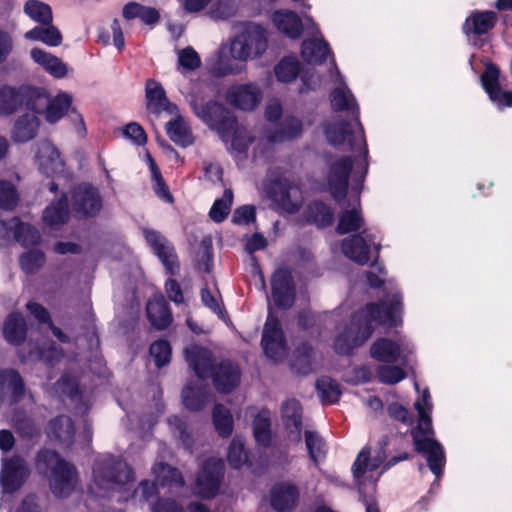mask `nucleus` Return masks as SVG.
Returning <instances> with one entry per match:
<instances>
[{"mask_svg": "<svg viewBox=\"0 0 512 512\" xmlns=\"http://www.w3.org/2000/svg\"><path fill=\"white\" fill-rule=\"evenodd\" d=\"M227 459L233 468H240L247 463V453L245 452L244 444L240 438L235 437L232 440L229 446Z\"/></svg>", "mask_w": 512, "mask_h": 512, "instance_id": "nucleus-54", "label": "nucleus"}, {"mask_svg": "<svg viewBox=\"0 0 512 512\" xmlns=\"http://www.w3.org/2000/svg\"><path fill=\"white\" fill-rule=\"evenodd\" d=\"M67 204L66 196L62 197L58 202L51 203L44 211V223L50 227H56L65 223L68 219Z\"/></svg>", "mask_w": 512, "mask_h": 512, "instance_id": "nucleus-40", "label": "nucleus"}, {"mask_svg": "<svg viewBox=\"0 0 512 512\" xmlns=\"http://www.w3.org/2000/svg\"><path fill=\"white\" fill-rule=\"evenodd\" d=\"M145 93L147 108L150 112L155 114H160L161 112L173 114L177 112V106L167 99L165 90L158 81L148 79L145 85Z\"/></svg>", "mask_w": 512, "mask_h": 512, "instance_id": "nucleus-24", "label": "nucleus"}, {"mask_svg": "<svg viewBox=\"0 0 512 512\" xmlns=\"http://www.w3.org/2000/svg\"><path fill=\"white\" fill-rule=\"evenodd\" d=\"M132 480V472L126 463L116 461L112 456H106L95 463L91 491L102 497L118 492L119 500H126L130 497L129 483Z\"/></svg>", "mask_w": 512, "mask_h": 512, "instance_id": "nucleus-4", "label": "nucleus"}, {"mask_svg": "<svg viewBox=\"0 0 512 512\" xmlns=\"http://www.w3.org/2000/svg\"><path fill=\"white\" fill-rule=\"evenodd\" d=\"M122 15L127 20L139 18L147 25H155L160 19L159 12L155 8L143 6L137 2L126 4L123 7Z\"/></svg>", "mask_w": 512, "mask_h": 512, "instance_id": "nucleus-38", "label": "nucleus"}, {"mask_svg": "<svg viewBox=\"0 0 512 512\" xmlns=\"http://www.w3.org/2000/svg\"><path fill=\"white\" fill-rule=\"evenodd\" d=\"M213 424L219 435L228 437L233 431V417L223 405H216L213 411Z\"/></svg>", "mask_w": 512, "mask_h": 512, "instance_id": "nucleus-45", "label": "nucleus"}, {"mask_svg": "<svg viewBox=\"0 0 512 512\" xmlns=\"http://www.w3.org/2000/svg\"><path fill=\"white\" fill-rule=\"evenodd\" d=\"M150 355L154 359L155 364L161 367L170 361L171 347L167 341H156L150 347Z\"/></svg>", "mask_w": 512, "mask_h": 512, "instance_id": "nucleus-59", "label": "nucleus"}, {"mask_svg": "<svg viewBox=\"0 0 512 512\" xmlns=\"http://www.w3.org/2000/svg\"><path fill=\"white\" fill-rule=\"evenodd\" d=\"M316 387L318 394L324 403H334L341 395L339 384L329 377L320 378L317 381Z\"/></svg>", "mask_w": 512, "mask_h": 512, "instance_id": "nucleus-50", "label": "nucleus"}, {"mask_svg": "<svg viewBox=\"0 0 512 512\" xmlns=\"http://www.w3.org/2000/svg\"><path fill=\"white\" fill-rule=\"evenodd\" d=\"M34 111L27 110L15 120L10 132L11 140L15 143H27L33 140L40 128V119Z\"/></svg>", "mask_w": 512, "mask_h": 512, "instance_id": "nucleus-22", "label": "nucleus"}, {"mask_svg": "<svg viewBox=\"0 0 512 512\" xmlns=\"http://www.w3.org/2000/svg\"><path fill=\"white\" fill-rule=\"evenodd\" d=\"M175 117L166 124V133L175 144L187 147L193 143L191 129L186 120L177 112Z\"/></svg>", "mask_w": 512, "mask_h": 512, "instance_id": "nucleus-34", "label": "nucleus"}, {"mask_svg": "<svg viewBox=\"0 0 512 512\" xmlns=\"http://www.w3.org/2000/svg\"><path fill=\"white\" fill-rule=\"evenodd\" d=\"M30 56L38 66L54 78H64L68 74L67 64L41 48H33Z\"/></svg>", "mask_w": 512, "mask_h": 512, "instance_id": "nucleus-28", "label": "nucleus"}, {"mask_svg": "<svg viewBox=\"0 0 512 512\" xmlns=\"http://www.w3.org/2000/svg\"><path fill=\"white\" fill-rule=\"evenodd\" d=\"M186 99L198 118L210 127L219 128L225 114L222 104L209 99L200 89H193Z\"/></svg>", "mask_w": 512, "mask_h": 512, "instance_id": "nucleus-10", "label": "nucleus"}, {"mask_svg": "<svg viewBox=\"0 0 512 512\" xmlns=\"http://www.w3.org/2000/svg\"><path fill=\"white\" fill-rule=\"evenodd\" d=\"M3 333L5 339L14 345L20 344L26 335V325L24 318L19 313H12L5 321Z\"/></svg>", "mask_w": 512, "mask_h": 512, "instance_id": "nucleus-39", "label": "nucleus"}, {"mask_svg": "<svg viewBox=\"0 0 512 512\" xmlns=\"http://www.w3.org/2000/svg\"><path fill=\"white\" fill-rule=\"evenodd\" d=\"M145 238L167 270L174 274L178 269V264L170 243L161 234L152 230L145 231Z\"/></svg>", "mask_w": 512, "mask_h": 512, "instance_id": "nucleus-26", "label": "nucleus"}, {"mask_svg": "<svg viewBox=\"0 0 512 512\" xmlns=\"http://www.w3.org/2000/svg\"><path fill=\"white\" fill-rule=\"evenodd\" d=\"M327 141L342 151L353 152L350 157L333 160L327 178L328 189L338 201L341 212L338 215L337 232L346 234L360 230L364 225L360 209L361 184L367 173V145L362 126L357 119L343 123L338 120L324 126Z\"/></svg>", "mask_w": 512, "mask_h": 512, "instance_id": "nucleus-1", "label": "nucleus"}, {"mask_svg": "<svg viewBox=\"0 0 512 512\" xmlns=\"http://www.w3.org/2000/svg\"><path fill=\"white\" fill-rule=\"evenodd\" d=\"M39 97H43V106H32V110L37 114H44L45 120L50 124L57 123L68 112L72 104V97L67 93H59L55 97L50 98L44 91L37 89Z\"/></svg>", "mask_w": 512, "mask_h": 512, "instance_id": "nucleus-16", "label": "nucleus"}, {"mask_svg": "<svg viewBox=\"0 0 512 512\" xmlns=\"http://www.w3.org/2000/svg\"><path fill=\"white\" fill-rule=\"evenodd\" d=\"M185 358L189 366L195 371L198 379H204L209 375L211 368L210 351L191 345L185 349Z\"/></svg>", "mask_w": 512, "mask_h": 512, "instance_id": "nucleus-31", "label": "nucleus"}, {"mask_svg": "<svg viewBox=\"0 0 512 512\" xmlns=\"http://www.w3.org/2000/svg\"><path fill=\"white\" fill-rule=\"evenodd\" d=\"M300 191L297 187H290L285 196L281 199L283 209L292 213L298 210L299 207Z\"/></svg>", "mask_w": 512, "mask_h": 512, "instance_id": "nucleus-64", "label": "nucleus"}, {"mask_svg": "<svg viewBox=\"0 0 512 512\" xmlns=\"http://www.w3.org/2000/svg\"><path fill=\"white\" fill-rule=\"evenodd\" d=\"M27 309L39 322L48 323L49 328L60 341L65 342L67 340V337L64 335V333L60 329L54 327L50 322L49 314L44 307L35 302H29L27 304Z\"/></svg>", "mask_w": 512, "mask_h": 512, "instance_id": "nucleus-55", "label": "nucleus"}, {"mask_svg": "<svg viewBox=\"0 0 512 512\" xmlns=\"http://www.w3.org/2000/svg\"><path fill=\"white\" fill-rule=\"evenodd\" d=\"M0 388L11 391L18 397L23 391V383L20 376L13 370L0 372Z\"/></svg>", "mask_w": 512, "mask_h": 512, "instance_id": "nucleus-56", "label": "nucleus"}, {"mask_svg": "<svg viewBox=\"0 0 512 512\" xmlns=\"http://www.w3.org/2000/svg\"><path fill=\"white\" fill-rule=\"evenodd\" d=\"M302 131V124L299 119L286 118L283 127L278 131H266L262 136L255 139L245 131L239 130L233 138L232 145L238 151H245L252 146L254 157L262 158L267 156L275 145L298 137Z\"/></svg>", "mask_w": 512, "mask_h": 512, "instance_id": "nucleus-5", "label": "nucleus"}, {"mask_svg": "<svg viewBox=\"0 0 512 512\" xmlns=\"http://www.w3.org/2000/svg\"><path fill=\"white\" fill-rule=\"evenodd\" d=\"M496 19V14L491 11L474 12L466 19L463 31L466 35L470 33L484 34L494 27Z\"/></svg>", "mask_w": 512, "mask_h": 512, "instance_id": "nucleus-35", "label": "nucleus"}, {"mask_svg": "<svg viewBox=\"0 0 512 512\" xmlns=\"http://www.w3.org/2000/svg\"><path fill=\"white\" fill-rule=\"evenodd\" d=\"M49 433L56 439L69 446L73 441V425L67 416H60L50 423Z\"/></svg>", "mask_w": 512, "mask_h": 512, "instance_id": "nucleus-43", "label": "nucleus"}, {"mask_svg": "<svg viewBox=\"0 0 512 512\" xmlns=\"http://www.w3.org/2000/svg\"><path fill=\"white\" fill-rule=\"evenodd\" d=\"M18 200L14 186L6 181H0V207L12 209Z\"/></svg>", "mask_w": 512, "mask_h": 512, "instance_id": "nucleus-61", "label": "nucleus"}, {"mask_svg": "<svg viewBox=\"0 0 512 512\" xmlns=\"http://www.w3.org/2000/svg\"><path fill=\"white\" fill-rule=\"evenodd\" d=\"M44 100L38 96L37 88L3 86L0 88V114L10 115L22 105L31 111L33 105L43 106Z\"/></svg>", "mask_w": 512, "mask_h": 512, "instance_id": "nucleus-9", "label": "nucleus"}, {"mask_svg": "<svg viewBox=\"0 0 512 512\" xmlns=\"http://www.w3.org/2000/svg\"><path fill=\"white\" fill-rule=\"evenodd\" d=\"M44 262L45 257L40 250H31L24 253L20 258L21 268L26 273H35L43 266Z\"/></svg>", "mask_w": 512, "mask_h": 512, "instance_id": "nucleus-57", "label": "nucleus"}, {"mask_svg": "<svg viewBox=\"0 0 512 512\" xmlns=\"http://www.w3.org/2000/svg\"><path fill=\"white\" fill-rule=\"evenodd\" d=\"M24 38L32 41H40L51 47H57L62 43V35L58 28L52 25V23L34 27L24 34Z\"/></svg>", "mask_w": 512, "mask_h": 512, "instance_id": "nucleus-37", "label": "nucleus"}, {"mask_svg": "<svg viewBox=\"0 0 512 512\" xmlns=\"http://www.w3.org/2000/svg\"><path fill=\"white\" fill-rule=\"evenodd\" d=\"M246 63L231 40L223 43L208 60L211 73L218 77L238 75L246 69Z\"/></svg>", "mask_w": 512, "mask_h": 512, "instance_id": "nucleus-8", "label": "nucleus"}, {"mask_svg": "<svg viewBox=\"0 0 512 512\" xmlns=\"http://www.w3.org/2000/svg\"><path fill=\"white\" fill-rule=\"evenodd\" d=\"M246 62L261 57L268 48L267 32L255 23H248L230 39Z\"/></svg>", "mask_w": 512, "mask_h": 512, "instance_id": "nucleus-7", "label": "nucleus"}, {"mask_svg": "<svg viewBox=\"0 0 512 512\" xmlns=\"http://www.w3.org/2000/svg\"><path fill=\"white\" fill-rule=\"evenodd\" d=\"M332 66L333 69L330 71V78L335 84H338V86L331 92V106L335 111L348 110L354 113L357 110L354 96L344 84L342 77L333 61Z\"/></svg>", "mask_w": 512, "mask_h": 512, "instance_id": "nucleus-23", "label": "nucleus"}, {"mask_svg": "<svg viewBox=\"0 0 512 512\" xmlns=\"http://www.w3.org/2000/svg\"><path fill=\"white\" fill-rule=\"evenodd\" d=\"M124 137L129 139L133 144L142 146L147 142V135L144 129L136 122L127 124L122 129Z\"/></svg>", "mask_w": 512, "mask_h": 512, "instance_id": "nucleus-63", "label": "nucleus"}, {"mask_svg": "<svg viewBox=\"0 0 512 512\" xmlns=\"http://www.w3.org/2000/svg\"><path fill=\"white\" fill-rule=\"evenodd\" d=\"M274 72L278 81L291 82L299 74V62L294 57L284 58L275 66Z\"/></svg>", "mask_w": 512, "mask_h": 512, "instance_id": "nucleus-48", "label": "nucleus"}, {"mask_svg": "<svg viewBox=\"0 0 512 512\" xmlns=\"http://www.w3.org/2000/svg\"><path fill=\"white\" fill-rule=\"evenodd\" d=\"M380 249L375 237L366 230L345 238L341 243L342 253L353 262L365 265L370 260L372 250L377 254Z\"/></svg>", "mask_w": 512, "mask_h": 512, "instance_id": "nucleus-11", "label": "nucleus"}, {"mask_svg": "<svg viewBox=\"0 0 512 512\" xmlns=\"http://www.w3.org/2000/svg\"><path fill=\"white\" fill-rule=\"evenodd\" d=\"M40 460L52 469L50 487L52 493L59 498L68 497L78 484V475L73 465L59 459L52 451L43 452Z\"/></svg>", "mask_w": 512, "mask_h": 512, "instance_id": "nucleus-6", "label": "nucleus"}, {"mask_svg": "<svg viewBox=\"0 0 512 512\" xmlns=\"http://www.w3.org/2000/svg\"><path fill=\"white\" fill-rule=\"evenodd\" d=\"M72 207L79 217H91L100 212L102 199L98 189L84 184L72 196Z\"/></svg>", "mask_w": 512, "mask_h": 512, "instance_id": "nucleus-17", "label": "nucleus"}, {"mask_svg": "<svg viewBox=\"0 0 512 512\" xmlns=\"http://www.w3.org/2000/svg\"><path fill=\"white\" fill-rule=\"evenodd\" d=\"M415 409L418 412V425L412 431L415 449L426 455L430 470L439 477L445 464V454L440 443L432 438L424 437L433 433L430 413L432 404L427 390L422 397L415 402Z\"/></svg>", "mask_w": 512, "mask_h": 512, "instance_id": "nucleus-3", "label": "nucleus"}, {"mask_svg": "<svg viewBox=\"0 0 512 512\" xmlns=\"http://www.w3.org/2000/svg\"><path fill=\"white\" fill-rule=\"evenodd\" d=\"M377 377L380 382L393 385L402 381L406 373L399 366H380L377 370Z\"/></svg>", "mask_w": 512, "mask_h": 512, "instance_id": "nucleus-58", "label": "nucleus"}, {"mask_svg": "<svg viewBox=\"0 0 512 512\" xmlns=\"http://www.w3.org/2000/svg\"><path fill=\"white\" fill-rule=\"evenodd\" d=\"M15 235L23 245H33L40 240V234L37 229L26 223L17 225Z\"/></svg>", "mask_w": 512, "mask_h": 512, "instance_id": "nucleus-60", "label": "nucleus"}, {"mask_svg": "<svg viewBox=\"0 0 512 512\" xmlns=\"http://www.w3.org/2000/svg\"><path fill=\"white\" fill-rule=\"evenodd\" d=\"M147 316L151 325L158 330L165 329L172 322L171 312L162 296H155L148 302Z\"/></svg>", "mask_w": 512, "mask_h": 512, "instance_id": "nucleus-33", "label": "nucleus"}, {"mask_svg": "<svg viewBox=\"0 0 512 512\" xmlns=\"http://www.w3.org/2000/svg\"><path fill=\"white\" fill-rule=\"evenodd\" d=\"M272 296L279 307H290L294 300L291 275L287 270H277L272 278Z\"/></svg>", "mask_w": 512, "mask_h": 512, "instance_id": "nucleus-25", "label": "nucleus"}, {"mask_svg": "<svg viewBox=\"0 0 512 512\" xmlns=\"http://www.w3.org/2000/svg\"><path fill=\"white\" fill-rule=\"evenodd\" d=\"M411 353L412 348L409 344L386 337L377 339L370 347V356L384 363H394L397 361L405 363L408 355Z\"/></svg>", "mask_w": 512, "mask_h": 512, "instance_id": "nucleus-13", "label": "nucleus"}, {"mask_svg": "<svg viewBox=\"0 0 512 512\" xmlns=\"http://www.w3.org/2000/svg\"><path fill=\"white\" fill-rule=\"evenodd\" d=\"M305 443L309 456L314 463H318L326 453V445L322 437L314 431H305Z\"/></svg>", "mask_w": 512, "mask_h": 512, "instance_id": "nucleus-49", "label": "nucleus"}, {"mask_svg": "<svg viewBox=\"0 0 512 512\" xmlns=\"http://www.w3.org/2000/svg\"><path fill=\"white\" fill-rule=\"evenodd\" d=\"M329 54V45L322 38L305 40L302 43L301 56L308 64H321Z\"/></svg>", "mask_w": 512, "mask_h": 512, "instance_id": "nucleus-36", "label": "nucleus"}, {"mask_svg": "<svg viewBox=\"0 0 512 512\" xmlns=\"http://www.w3.org/2000/svg\"><path fill=\"white\" fill-rule=\"evenodd\" d=\"M263 92L255 83H242L230 86L226 93V101L243 111L254 110L262 101Z\"/></svg>", "mask_w": 512, "mask_h": 512, "instance_id": "nucleus-12", "label": "nucleus"}, {"mask_svg": "<svg viewBox=\"0 0 512 512\" xmlns=\"http://www.w3.org/2000/svg\"><path fill=\"white\" fill-rule=\"evenodd\" d=\"M402 298L399 294L388 296L379 306L367 304L358 311L351 324L344 328L335 340V350L347 354L367 341L379 327H396L401 323Z\"/></svg>", "mask_w": 512, "mask_h": 512, "instance_id": "nucleus-2", "label": "nucleus"}, {"mask_svg": "<svg viewBox=\"0 0 512 512\" xmlns=\"http://www.w3.org/2000/svg\"><path fill=\"white\" fill-rule=\"evenodd\" d=\"M484 90L490 100L499 108L503 109L512 105V92L503 91L499 84V70L489 65L481 77Z\"/></svg>", "mask_w": 512, "mask_h": 512, "instance_id": "nucleus-20", "label": "nucleus"}, {"mask_svg": "<svg viewBox=\"0 0 512 512\" xmlns=\"http://www.w3.org/2000/svg\"><path fill=\"white\" fill-rule=\"evenodd\" d=\"M224 465L218 458L208 459L202 466L197 480L196 492L206 498L214 497L219 489Z\"/></svg>", "mask_w": 512, "mask_h": 512, "instance_id": "nucleus-14", "label": "nucleus"}, {"mask_svg": "<svg viewBox=\"0 0 512 512\" xmlns=\"http://www.w3.org/2000/svg\"><path fill=\"white\" fill-rule=\"evenodd\" d=\"M28 476V469L23 459L13 457L8 461H4L0 483L5 493H13L25 481Z\"/></svg>", "mask_w": 512, "mask_h": 512, "instance_id": "nucleus-19", "label": "nucleus"}, {"mask_svg": "<svg viewBox=\"0 0 512 512\" xmlns=\"http://www.w3.org/2000/svg\"><path fill=\"white\" fill-rule=\"evenodd\" d=\"M153 471L157 481L162 485L169 482L182 483L178 471L171 466L158 464L154 467Z\"/></svg>", "mask_w": 512, "mask_h": 512, "instance_id": "nucleus-62", "label": "nucleus"}, {"mask_svg": "<svg viewBox=\"0 0 512 512\" xmlns=\"http://www.w3.org/2000/svg\"><path fill=\"white\" fill-rule=\"evenodd\" d=\"M233 200V192L231 189H226L222 198L217 199L210 209L209 215L215 222L223 221L228 215Z\"/></svg>", "mask_w": 512, "mask_h": 512, "instance_id": "nucleus-51", "label": "nucleus"}, {"mask_svg": "<svg viewBox=\"0 0 512 512\" xmlns=\"http://www.w3.org/2000/svg\"><path fill=\"white\" fill-rule=\"evenodd\" d=\"M385 458L386 455L382 451L371 456L369 450L363 448L352 466L354 478L359 484H364L366 481L375 483L380 477V473L375 475V471L383 464Z\"/></svg>", "mask_w": 512, "mask_h": 512, "instance_id": "nucleus-15", "label": "nucleus"}, {"mask_svg": "<svg viewBox=\"0 0 512 512\" xmlns=\"http://www.w3.org/2000/svg\"><path fill=\"white\" fill-rule=\"evenodd\" d=\"M34 158L39 170L47 176H54L63 171L60 153L50 141H41L36 145Z\"/></svg>", "mask_w": 512, "mask_h": 512, "instance_id": "nucleus-18", "label": "nucleus"}, {"mask_svg": "<svg viewBox=\"0 0 512 512\" xmlns=\"http://www.w3.org/2000/svg\"><path fill=\"white\" fill-rule=\"evenodd\" d=\"M213 378L214 384L220 392H229L239 384V367L231 362H223L218 366Z\"/></svg>", "mask_w": 512, "mask_h": 512, "instance_id": "nucleus-32", "label": "nucleus"}, {"mask_svg": "<svg viewBox=\"0 0 512 512\" xmlns=\"http://www.w3.org/2000/svg\"><path fill=\"white\" fill-rule=\"evenodd\" d=\"M309 219L318 226L325 227L332 223L333 215L330 209L324 204L315 202L308 208Z\"/></svg>", "mask_w": 512, "mask_h": 512, "instance_id": "nucleus-53", "label": "nucleus"}, {"mask_svg": "<svg viewBox=\"0 0 512 512\" xmlns=\"http://www.w3.org/2000/svg\"><path fill=\"white\" fill-rule=\"evenodd\" d=\"M274 27L285 36L291 39L300 37L303 25L296 13L286 9L275 10L271 15Z\"/></svg>", "mask_w": 512, "mask_h": 512, "instance_id": "nucleus-27", "label": "nucleus"}, {"mask_svg": "<svg viewBox=\"0 0 512 512\" xmlns=\"http://www.w3.org/2000/svg\"><path fill=\"white\" fill-rule=\"evenodd\" d=\"M298 496V488L294 484L280 483L272 489L271 505L279 512L288 511L296 506Z\"/></svg>", "mask_w": 512, "mask_h": 512, "instance_id": "nucleus-29", "label": "nucleus"}, {"mask_svg": "<svg viewBox=\"0 0 512 512\" xmlns=\"http://www.w3.org/2000/svg\"><path fill=\"white\" fill-rule=\"evenodd\" d=\"M176 55L177 70L181 73L195 71L201 66V58L191 46L176 50Z\"/></svg>", "mask_w": 512, "mask_h": 512, "instance_id": "nucleus-44", "label": "nucleus"}, {"mask_svg": "<svg viewBox=\"0 0 512 512\" xmlns=\"http://www.w3.org/2000/svg\"><path fill=\"white\" fill-rule=\"evenodd\" d=\"M282 420L288 432V437L293 442L300 441L301 432V408L299 402L292 399L282 405Z\"/></svg>", "mask_w": 512, "mask_h": 512, "instance_id": "nucleus-30", "label": "nucleus"}, {"mask_svg": "<svg viewBox=\"0 0 512 512\" xmlns=\"http://www.w3.org/2000/svg\"><path fill=\"white\" fill-rule=\"evenodd\" d=\"M270 412L261 410L254 419L253 433L258 444L266 446L271 440Z\"/></svg>", "mask_w": 512, "mask_h": 512, "instance_id": "nucleus-42", "label": "nucleus"}, {"mask_svg": "<svg viewBox=\"0 0 512 512\" xmlns=\"http://www.w3.org/2000/svg\"><path fill=\"white\" fill-rule=\"evenodd\" d=\"M262 345L266 355L271 359L278 360L285 353V344L279 322L271 314L264 326Z\"/></svg>", "mask_w": 512, "mask_h": 512, "instance_id": "nucleus-21", "label": "nucleus"}, {"mask_svg": "<svg viewBox=\"0 0 512 512\" xmlns=\"http://www.w3.org/2000/svg\"><path fill=\"white\" fill-rule=\"evenodd\" d=\"M25 14L34 22L45 25L52 23L51 7L39 0H28L24 5Z\"/></svg>", "mask_w": 512, "mask_h": 512, "instance_id": "nucleus-41", "label": "nucleus"}, {"mask_svg": "<svg viewBox=\"0 0 512 512\" xmlns=\"http://www.w3.org/2000/svg\"><path fill=\"white\" fill-rule=\"evenodd\" d=\"M182 398L188 409L199 410L207 401L206 389L201 386L187 385L182 392Z\"/></svg>", "mask_w": 512, "mask_h": 512, "instance_id": "nucleus-47", "label": "nucleus"}, {"mask_svg": "<svg viewBox=\"0 0 512 512\" xmlns=\"http://www.w3.org/2000/svg\"><path fill=\"white\" fill-rule=\"evenodd\" d=\"M236 0H215L209 8L210 17L216 20H224L233 16L236 12Z\"/></svg>", "mask_w": 512, "mask_h": 512, "instance_id": "nucleus-52", "label": "nucleus"}, {"mask_svg": "<svg viewBox=\"0 0 512 512\" xmlns=\"http://www.w3.org/2000/svg\"><path fill=\"white\" fill-rule=\"evenodd\" d=\"M145 161L149 166V170L151 173L152 183H153V189L155 193L166 202H172V196L165 185L160 170L158 169L156 163L154 162L152 156L149 152L145 153Z\"/></svg>", "mask_w": 512, "mask_h": 512, "instance_id": "nucleus-46", "label": "nucleus"}]
</instances>
